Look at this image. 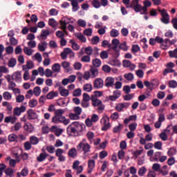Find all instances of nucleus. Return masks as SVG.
Wrapping results in <instances>:
<instances>
[{
	"instance_id": "1",
	"label": "nucleus",
	"mask_w": 177,
	"mask_h": 177,
	"mask_svg": "<svg viewBox=\"0 0 177 177\" xmlns=\"http://www.w3.org/2000/svg\"><path fill=\"white\" fill-rule=\"evenodd\" d=\"M85 128L86 127L84 123L73 122L66 128V133L68 136H73V138L81 136Z\"/></svg>"
},
{
	"instance_id": "2",
	"label": "nucleus",
	"mask_w": 177,
	"mask_h": 177,
	"mask_svg": "<svg viewBox=\"0 0 177 177\" xmlns=\"http://www.w3.org/2000/svg\"><path fill=\"white\" fill-rule=\"evenodd\" d=\"M54 114V116L52 118V122H54V124H59L60 122L64 124V125H68L70 124V120L66 119V116L63 115L64 110L62 109H57Z\"/></svg>"
},
{
	"instance_id": "3",
	"label": "nucleus",
	"mask_w": 177,
	"mask_h": 177,
	"mask_svg": "<svg viewBox=\"0 0 177 177\" xmlns=\"http://www.w3.org/2000/svg\"><path fill=\"white\" fill-rule=\"evenodd\" d=\"M76 149L78 153H82L83 156L88 157L89 153H91V147L86 138H83L77 145Z\"/></svg>"
},
{
	"instance_id": "4",
	"label": "nucleus",
	"mask_w": 177,
	"mask_h": 177,
	"mask_svg": "<svg viewBox=\"0 0 177 177\" xmlns=\"http://www.w3.org/2000/svg\"><path fill=\"white\" fill-rule=\"evenodd\" d=\"M91 100L92 102V104L93 107H97V111L98 113H103V110H104V104H103V102L102 100L97 99L95 96H91Z\"/></svg>"
},
{
	"instance_id": "5",
	"label": "nucleus",
	"mask_w": 177,
	"mask_h": 177,
	"mask_svg": "<svg viewBox=\"0 0 177 177\" xmlns=\"http://www.w3.org/2000/svg\"><path fill=\"white\" fill-rule=\"evenodd\" d=\"M100 122L103 127H102V131H109L111 128V123H110V118L104 114L103 115Z\"/></svg>"
},
{
	"instance_id": "6",
	"label": "nucleus",
	"mask_w": 177,
	"mask_h": 177,
	"mask_svg": "<svg viewBox=\"0 0 177 177\" xmlns=\"http://www.w3.org/2000/svg\"><path fill=\"white\" fill-rule=\"evenodd\" d=\"M140 0H132L129 6H127V9H133L136 13H139L142 12V5L139 3Z\"/></svg>"
},
{
	"instance_id": "7",
	"label": "nucleus",
	"mask_w": 177,
	"mask_h": 177,
	"mask_svg": "<svg viewBox=\"0 0 177 177\" xmlns=\"http://www.w3.org/2000/svg\"><path fill=\"white\" fill-rule=\"evenodd\" d=\"M112 45L113 46H111V50H113L115 53L113 54V57L117 59L120 57V49H118V45H120V40H118V39H113L112 40Z\"/></svg>"
},
{
	"instance_id": "8",
	"label": "nucleus",
	"mask_w": 177,
	"mask_h": 177,
	"mask_svg": "<svg viewBox=\"0 0 177 177\" xmlns=\"http://www.w3.org/2000/svg\"><path fill=\"white\" fill-rule=\"evenodd\" d=\"M158 12H160V15L162 16V18L160 19L162 23H163L164 24H169V15L168 14V12H167V10H158Z\"/></svg>"
},
{
	"instance_id": "9",
	"label": "nucleus",
	"mask_w": 177,
	"mask_h": 177,
	"mask_svg": "<svg viewBox=\"0 0 177 177\" xmlns=\"http://www.w3.org/2000/svg\"><path fill=\"white\" fill-rule=\"evenodd\" d=\"M64 151L60 148L55 150V156L58 158L59 162H64L66 161V156L63 155Z\"/></svg>"
},
{
	"instance_id": "10",
	"label": "nucleus",
	"mask_w": 177,
	"mask_h": 177,
	"mask_svg": "<svg viewBox=\"0 0 177 177\" xmlns=\"http://www.w3.org/2000/svg\"><path fill=\"white\" fill-rule=\"evenodd\" d=\"M153 81H154L156 83H153V82L150 83V82L149 81H145L144 82V85L147 86L148 89H149V91H151L154 89L153 86H158L159 85L158 80H157L156 79H154L153 80Z\"/></svg>"
},
{
	"instance_id": "11",
	"label": "nucleus",
	"mask_w": 177,
	"mask_h": 177,
	"mask_svg": "<svg viewBox=\"0 0 177 177\" xmlns=\"http://www.w3.org/2000/svg\"><path fill=\"white\" fill-rule=\"evenodd\" d=\"M104 85L103 80L102 78H97L93 82V88L95 89H102Z\"/></svg>"
},
{
	"instance_id": "12",
	"label": "nucleus",
	"mask_w": 177,
	"mask_h": 177,
	"mask_svg": "<svg viewBox=\"0 0 177 177\" xmlns=\"http://www.w3.org/2000/svg\"><path fill=\"white\" fill-rule=\"evenodd\" d=\"M129 106H131V103L129 102L119 103L115 106V109L117 111L121 113V111H123L125 107L128 108Z\"/></svg>"
},
{
	"instance_id": "13",
	"label": "nucleus",
	"mask_w": 177,
	"mask_h": 177,
	"mask_svg": "<svg viewBox=\"0 0 177 177\" xmlns=\"http://www.w3.org/2000/svg\"><path fill=\"white\" fill-rule=\"evenodd\" d=\"M26 108L24 105H21L20 107H16L14 109L13 115H17L19 117L21 113H24V111H26Z\"/></svg>"
},
{
	"instance_id": "14",
	"label": "nucleus",
	"mask_w": 177,
	"mask_h": 177,
	"mask_svg": "<svg viewBox=\"0 0 177 177\" xmlns=\"http://www.w3.org/2000/svg\"><path fill=\"white\" fill-rule=\"evenodd\" d=\"M28 120H37L38 114L33 109H28L27 111Z\"/></svg>"
},
{
	"instance_id": "15",
	"label": "nucleus",
	"mask_w": 177,
	"mask_h": 177,
	"mask_svg": "<svg viewBox=\"0 0 177 177\" xmlns=\"http://www.w3.org/2000/svg\"><path fill=\"white\" fill-rule=\"evenodd\" d=\"M42 153H41L39 156H37V160L38 161V162H42V161H45V160H46L47 157H49V154L46 153V152H45V150L42 149Z\"/></svg>"
},
{
	"instance_id": "16",
	"label": "nucleus",
	"mask_w": 177,
	"mask_h": 177,
	"mask_svg": "<svg viewBox=\"0 0 177 177\" xmlns=\"http://www.w3.org/2000/svg\"><path fill=\"white\" fill-rule=\"evenodd\" d=\"M104 86H106V88H112V86H114V78L111 77H106Z\"/></svg>"
},
{
	"instance_id": "17",
	"label": "nucleus",
	"mask_w": 177,
	"mask_h": 177,
	"mask_svg": "<svg viewBox=\"0 0 177 177\" xmlns=\"http://www.w3.org/2000/svg\"><path fill=\"white\" fill-rule=\"evenodd\" d=\"M77 151H78V150L75 147L71 148L68 152V157H70L71 158H75V157H77V154H78Z\"/></svg>"
},
{
	"instance_id": "18",
	"label": "nucleus",
	"mask_w": 177,
	"mask_h": 177,
	"mask_svg": "<svg viewBox=\"0 0 177 177\" xmlns=\"http://www.w3.org/2000/svg\"><path fill=\"white\" fill-rule=\"evenodd\" d=\"M24 129L26 132H28L29 133H31L32 132H34V126L31 123H26L24 126Z\"/></svg>"
},
{
	"instance_id": "19",
	"label": "nucleus",
	"mask_w": 177,
	"mask_h": 177,
	"mask_svg": "<svg viewBox=\"0 0 177 177\" xmlns=\"http://www.w3.org/2000/svg\"><path fill=\"white\" fill-rule=\"evenodd\" d=\"M57 96H59V93H57V91H50L47 94L46 99L52 100L53 99H55V97H57Z\"/></svg>"
},
{
	"instance_id": "20",
	"label": "nucleus",
	"mask_w": 177,
	"mask_h": 177,
	"mask_svg": "<svg viewBox=\"0 0 177 177\" xmlns=\"http://www.w3.org/2000/svg\"><path fill=\"white\" fill-rule=\"evenodd\" d=\"M17 120V118L16 116L10 117V116H7L4 119V122L6 124H9L10 122L11 124H15Z\"/></svg>"
},
{
	"instance_id": "21",
	"label": "nucleus",
	"mask_w": 177,
	"mask_h": 177,
	"mask_svg": "<svg viewBox=\"0 0 177 177\" xmlns=\"http://www.w3.org/2000/svg\"><path fill=\"white\" fill-rule=\"evenodd\" d=\"M95 160L93 159H90L88 160V174H91V172H92V169H93L95 168Z\"/></svg>"
},
{
	"instance_id": "22",
	"label": "nucleus",
	"mask_w": 177,
	"mask_h": 177,
	"mask_svg": "<svg viewBox=\"0 0 177 177\" xmlns=\"http://www.w3.org/2000/svg\"><path fill=\"white\" fill-rule=\"evenodd\" d=\"M68 1H71L73 12H77V10L80 9V6H78V1L77 0H68Z\"/></svg>"
},
{
	"instance_id": "23",
	"label": "nucleus",
	"mask_w": 177,
	"mask_h": 177,
	"mask_svg": "<svg viewBox=\"0 0 177 177\" xmlns=\"http://www.w3.org/2000/svg\"><path fill=\"white\" fill-rule=\"evenodd\" d=\"M31 68H32V67H23V71H25L24 74V80H25V81H27L28 80V77H30L28 70Z\"/></svg>"
},
{
	"instance_id": "24",
	"label": "nucleus",
	"mask_w": 177,
	"mask_h": 177,
	"mask_svg": "<svg viewBox=\"0 0 177 177\" xmlns=\"http://www.w3.org/2000/svg\"><path fill=\"white\" fill-rule=\"evenodd\" d=\"M12 80L13 81H16L17 82L19 81H21V74L19 72H16L12 76Z\"/></svg>"
},
{
	"instance_id": "25",
	"label": "nucleus",
	"mask_w": 177,
	"mask_h": 177,
	"mask_svg": "<svg viewBox=\"0 0 177 177\" xmlns=\"http://www.w3.org/2000/svg\"><path fill=\"white\" fill-rule=\"evenodd\" d=\"M30 142L33 145V146H35L37 143H39V139L35 136H32L30 137Z\"/></svg>"
},
{
	"instance_id": "26",
	"label": "nucleus",
	"mask_w": 177,
	"mask_h": 177,
	"mask_svg": "<svg viewBox=\"0 0 177 177\" xmlns=\"http://www.w3.org/2000/svg\"><path fill=\"white\" fill-rule=\"evenodd\" d=\"M123 67H136V65L132 64L131 61L124 59L122 61Z\"/></svg>"
},
{
	"instance_id": "27",
	"label": "nucleus",
	"mask_w": 177,
	"mask_h": 177,
	"mask_svg": "<svg viewBox=\"0 0 177 177\" xmlns=\"http://www.w3.org/2000/svg\"><path fill=\"white\" fill-rule=\"evenodd\" d=\"M122 128H124V125L121 123H119L118 126H115L113 128V133H120V132H121V129H122Z\"/></svg>"
},
{
	"instance_id": "28",
	"label": "nucleus",
	"mask_w": 177,
	"mask_h": 177,
	"mask_svg": "<svg viewBox=\"0 0 177 177\" xmlns=\"http://www.w3.org/2000/svg\"><path fill=\"white\" fill-rule=\"evenodd\" d=\"M70 50H68V48H65L63 50V52L61 53L60 56L62 60H66L67 59V55H68V53Z\"/></svg>"
},
{
	"instance_id": "29",
	"label": "nucleus",
	"mask_w": 177,
	"mask_h": 177,
	"mask_svg": "<svg viewBox=\"0 0 177 177\" xmlns=\"http://www.w3.org/2000/svg\"><path fill=\"white\" fill-rule=\"evenodd\" d=\"M46 46H48V43H46V41H43L41 42V44H39L38 49L40 50V52H45Z\"/></svg>"
},
{
	"instance_id": "30",
	"label": "nucleus",
	"mask_w": 177,
	"mask_h": 177,
	"mask_svg": "<svg viewBox=\"0 0 177 177\" xmlns=\"http://www.w3.org/2000/svg\"><path fill=\"white\" fill-rule=\"evenodd\" d=\"M75 37L77 38V39L81 41V42H83V43L86 42V37H85V36H84V35H82V33H81V32L76 33Z\"/></svg>"
},
{
	"instance_id": "31",
	"label": "nucleus",
	"mask_w": 177,
	"mask_h": 177,
	"mask_svg": "<svg viewBox=\"0 0 177 177\" xmlns=\"http://www.w3.org/2000/svg\"><path fill=\"white\" fill-rule=\"evenodd\" d=\"M28 105L29 107H31L32 109H33L34 107H37V106L38 105V101L37 100V99H32L29 101Z\"/></svg>"
},
{
	"instance_id": "32",
	"label": "nucleus",
	"mask_w": 177,
	"mask_h": 177,
	"mask_svg": "<svg viewBox=\"0 0 177 177\" xmlns=\"http://www.w3.org/2000/svg\"><path fill=\"white\" fill-rule=\"evenodd\" d=\"M18 139H19V137H17V135L15 133L10 134L8 136L9 142H17Z\"/></svg>"
},
{
	"instance_id": "33",
	"label": "nucleus",
	"mask_w": 177,
	"mask_h": 177,
	"mask_svg": "<svg viewBox=\"0 0 177 177\" xmlns=\"http://www.w3.org/2000/svg\"><path fill=\"white\" fill-rule=\"evenodd\" d=\"M86 136L90 143H92V140H93V138H95V133L92 131H88Z\"/></svg>"
},
{
	"instance_id": "34",
	"label": "nucleus",
	"mask_w": 177,
	"mask_h": 177,
	"mask_svg": "<svg viewBox=\"0 0 177 177\" xmlns=\"http://www.w3.org/2000/svg\"><path fill=\"white\" fill-rule=\"evenodd\" d=\"M70 44L72 45V48L73 50H80V45L78 44L75 43V41L73 39L70 40Z\"/></svg>"
},
{
	"instance_id": "35",
	"label": "nucleus",
	"mask_w": 177,
	"mask_h": 177,
	"mask_svg": "<svg viewBox=\"0 0 177 177\" xmlns=\"http://www.w3.org/2000/svg\"><path fill=\"white\" fill-rule=\"evenodd\" d=\"M92 63L94 67H100L102 66V61L97 58L93 59Z\"/></svg>"
},
{
	"instance_id": "36",
	"label": "nucleus",
	"mask_w": 177,
	"mask_h": 177,
	"mask_svg": "<svg viewBox=\"0 0 177 177\" xmlns=\"http://www.w3.org/2000/svg\"><path fill=\"white\" fill-rule=\"evenodd\" d=\"M48 26L53 27V28H56V26H57V22L56 21V20H55V19L50 18L48 20Z\"/></svg>"
},
{
	"instance_id": "37",
	"label": "nucleus",
	"mask_w": 177,
	"mask_h": 177,
	"mask_svg": "<svg viewBox=\"0 0 177 177\" xmlns=\"http://www.w3.org/2000/svg\"><path fill=\"white\" fill-rule=\"evenodd\" d=\"M165 42L166 45H169V46H171V45H175L177 42V39H174L172 40H170L169 39H165Z\"/></svg>"
},
{
	"instance_id": "38",
	"label": "nucleus",
	"mask_w": 177,
	"mask_h": 177,
	"mask_svg": "<svg viewBox=\"0 0 177 177\" xmlns=\"http://www.w3.org/2000/svg\"><path fill=\"white\" fill-rule=\"evenodd\" d=\"M12 155L13 158H15V160L17 161V162H20L21 161V158H20V155H19V152L16 151H13L12 152Z\"/></svg>"
},
{
	"instance_id": "39",
	"label": "nucleus",
	"mask_w": 177,
	"mask_h": 177,
	"mask_svg": "<svg viewBox=\"0 0 177 177\" xmlns=\"http://www.w3.org/2000/svg\"><path fill=\"white\" fill-rule=\"evenodd\" d=\"M131 52L132 53H138V52H140V47H139V45H133L131 48Z\"/></svg>"
},
{
	"instance_id": "40",
	"label": "nucleus",
	"mask_w": 177,
	"mask_h": 177,
	"mask_svg": "<svg viewBox=\"0 0 177 177\" xmlns=\"http://www.w3.org/2000/svg\"><path fill=\"white\" fill-rule=\"evenodd\" d=\"M84 50L87 56H91V55L93 53V48H92L91 46H88L85 48Z\"/></svg>"
},
{
	"instance_id": "41",
	"label": "nucleus",
	"mask_w": 177,
	"mask_h": 177,
	"mask_svg": "<svg viewBox=\"0 0 177 177\" xmlns=\"http://www.w3.org/2000/svg\"><path fill=\"white\" fill-rule=\"evenodd\" d=\"M3 97L5 100H10L12 99V94L8 91H6L3 93Z\"/></svg>"
},
{
	"instance_id": "42",
	"label": "nucleus",
	"mask_w": 177,
	"mask_h": 177,
	"mask_svg": "<svg viewBox=\"0 0 177 177\" xmlns=\"http://www.w3.org/2000/svg\"><path fill=\"white\" fill-rule=\"evenodd\" d=\"M61 28L63 30L64 32H66V30H67V23L66 21L61 20L59 21Z\"/></svg>"
},
{
	"instance_id": "43",
	"label": "nucleus",
	"mask_w": 177,
	"mask_h": 177,
	"mask_svg": "<svg viewBox=\"0 0 177 177\" xmlns=\"http://www.w3.org/2000/svg\"><path fill=\"white\" fill-rule=\"evenodd\" d=\"M102 46L103 48H106V46H108V48H109V49L108 50L109 52H110V50H111V44L109 43V41L107 40H104L102 43Z\"/></svg>"
},
{
	"instance_id": "44",
	"label": "nucleus",
	"mask_w": 177,
	"mask_h": 177,
	"mask_svg": "<svg viewBox=\"0 0 177 177\" xmlns=\"http://www.w3.org/2000/svg\"><path fill=\"white\" fill-rule=\"evenodd\" d=\"M100 41V38L98 36H94L91 39V42L93 45H97Z\"/></svg>"
},
{
	"instance_id": "45",
	"label": "nucleus",
	"mask_w": 177,
	"mask_h": 177,
	"mask_svg": "<svg viewBox=\"0 0 177 177\" xmlns=\"http://www.w3.org/2000/svg\"><path fill=\"white\" fill-rule=\"evenodd\" d=\"M33 93L35 96H39L41 95V87L36 86L33 89Z\"/></svg>"
},
{
	"instance_id": "46",
	"label": "nucleus",
	"mask_w": 177,
	"mask_h": 177,
	"mask_svg": "<svg viewBox=\"0 0 177 177\" xmlns=\"http://www.w3.org/2000/svg\"><path fill=\"white\" fill-rule=\"evenodd\" d=\"M110 35L113 38H115V37H118V35H120V32L115 29H112L110 32Z\"/></svg>"
},
{
	"instance_id": "47",
	"label": "nucleus",
	"mask_w": 177,
	"mask_h": 177,
	"mask_svg": "<svg viewBox=\"0 0 177 177\" xmlns=\"http://www.w3.org/2000/svg\"><path fill=\"white\" fill-rule=\"evenodd\" d=\"M91 3L93 8H95V9H99V8H100V6H102L99 0H93Z\"/></svg>"
},
{
	"instance_id": "48",
	"label": "nucleus",
	"mask_w": 177,
	"mask_h": 177,
	"mask_svg": "<svg viewBox=\"0 0 177 177\" xmlns=\"http://www.w3.org/2000/svg\"><path fill=\"white\" fill-rule=\"evenodd\" d=\"M145 172H147V169L145 167H142L138 170V175L139 176H143L145 174Z\"/></svg>"
},
{
	"instance_id": "49",
	"label": "nucleus",
	"mask_w": 177,
	"mask_h": 177,
	"mask_svg": "<svg viewBox=\"0 0 177 177\" xmlns=\"http://www.w3.org/2000/svg\"><path fill=\"white\" fill-rule=\"evenodd\" d=\"M84 91L86 92H91L92 91V84H86L83 87Z\"/></svg>"
},
{
	"instance_id": "50",
	"label": "nucleus",
	"mask_w": 177,
	"mask_h": 177,
	"mask_svg": "<svg viewBox=\"0 0 177 177\" xmlns=\"http://www.w3.org/2000/svg\"><path fill=\"white\" fill-rule=\"evenodd\" d=\"M24 52L27 56H31L32 55V50L28 47H24Z\"/></svg>"
},
{
	"instance_id": "51",
	"label": "nucleus",
	"mask_w": 177,
	"mask_h": 177,
	"mask_svg": "<svg viewBox=\"0 0 177 177\" xmlns=\"http://www.w3.org/2000/svg\"><path fill=\"white\" fill-rule=\"evenodd\" d=\"M90 71L93 77H97L99 71H97V69H96V68L91 67Z\"/></svg>"
},
{
	"instance_id": "52",
	"label": "nucleus",
	"mask_w": 177,
	"mask_h": 177,
	"mask_svg": "<svg viewBox=\"0 0 177 177\" xmlns=\"http://www.w3.org/2000/svg\"><path fill=\"white\" fill-rule=\"evenodd\" d=\"M81 93H82L81 88H77L73 91V96L74 97H77V96H81Z\"/></svg>"
},
{
	"instance_id": "53",
	"label": "nucleus",
	"mask_w": 177,
	"mask_h": 177,
	"mask_svg": "<svg viewBox=\"0 0 177 177\" xmlns=\"http://www.w3.org/2000/svg\"><path fill=\"white\" fill-rule=\"evenodd\" d=\"M154 147L157 150H162V142H161L160 141H158V142H155Z\"/></svg>"
},
{
	"instance_id": "54",
	"label": "nucleus",
	"mask_w": 177,
	"mask_h": 177,
	"mask_svg": "<svg viewBox=\"0 0 177 177\" xmlns=\"http://www.w3.org/2000/svg\"><path fill=\"white\" fill-rule=\"evenodd\" d=\"M16 59L11 58L8 62V67H15V66H16Z\"/></svg>"
},
{
	"instance_id": "55",
	"label": "nucleus",
	"mask_w": 177,
	"mask_h": 177,
	"mask_svg": "<svg viewBox=\"0 0 177 177\" xmlns=\"http://www.w3.org/2000/svg\"><path fill=\"white\" fill-rule=\"evenodd\" d=\"M167 154L169 156L176 154V149L174 147L170 148L167 151Z\"/></svg>"
},
{
	"instance_id": "56",
	"label": "nucleus",
	"mask_w": 177,
	"mask_h": 177,
	"mask_svg": "<svg viewBox=\"0 0 177 177\" xmlns=\"http://www.w3.org/2000/svg\"><path fill=\"white\" fill-rule=\"evenodd\" d=\"M5 174L7 175V176H13V169L12 168H7L5 170Z\"/></svg>"
},
{
	"instance_id": "57",
	"label": "nucleus",
	"mask_w": 177,
	"mask_h": 177,
	"mask_svg": "<svg viewBox=\"0 0 177 177\" xmlns=\"http://www.w3.org/2000/svg\"><path fill=\"white\" fill-rule=\"evenodd\" d=\"M120 49H122V50H124V52H127L128 50V46H127V42H124L120 44L119 46Z\"/></svg>"
},
{
	"instance_id": "58",
	"label": "nucleus",
	"mask_w": 177,
	"mask_h": 177,
	"mask_svg": "<svg viewBox=\"0 0 177 177\" xmlns=\"http://www.w3.org/2000/svg\"><path fill=\"white\" fill-rule=\"evenodd\" d=\"M46 151L50 154H53V153H55V147H53V145H49L46 147Z\"/></svg>"
},
{
	"instance_id": "59",
	"label": "nucleus",
	"mask_w": 177,
	"mask_h": 177,
	"mask_svg": "<svg viewBox=\"0 0 177 177\" xmlns=\"http://www.w3.org/2000/svg\"><path fill=\"white\" fill-rule=\"evenodd\" d=\"M31 145L30 142L26 141L24 145V150H31Z\"/></svg>"
},
{
	"instance_id": "60",
	"label": "nucleus",
	"mask_w": 177,
	"mask_h": 177,
	"mask_svg": "<svg viewBox=\"0 0 177 177\" xmlns=\"http://www.w3.org/2000/svg\"><path fill=\"white\" fill-rule=\"evenodd\" d=\"M101 59H108L109 58V53H107V51L104 50L100 53V55Z\"/></svg>"
},
{
	"instance_id": "61",
	"label": "nucleus",
	"mask_w": 177,
	"mask_h": 177,
	"mask_svg": "<svg viewBox=\"0 0 177 177\" xmlns=\"http://www.w3.org/2000/svg\"><path fill=\"white\" fill-rule=\"evenodd\" d=\"M111 64L112 66H117L118 67H120V66H121V62H120L118 59H113L111 62Z\"/></svg>"
},
{
	"instance_id": "62",
	"label": "nucleus",
	"mask_w": 177,
	"mask_h": 177,
	"mask_svg": "<svg viewBox=\"0 0 177 177\" xmlns=\"http://www.w3.org/2000/svg\"><path fill=\"white\" fill-rule=\"evenodd\" d=\"M70 120H80V116L76 113H71L69 114Z\"/></svg>"
},
{
	"instance_id": "63",
	"label": "nucleus",
	"mask_w": 177,
	"mask_h": 177,
	"mask_svg": "<svg viewBox=\"0 0 177 177\" xmlns=\"http://www.w3.org/2000/svg\"><path fill=\"white\" fill-rule=\"evenodd\" d=\"M16 102H17V103H22V102H24V95H19L17 96Z\"/></svg>"
},
{
	"instance_id": "64",
	"label": "nucleus",
	"mask_w": 177,
	"mask_h": 177,
	"mask_svg": "<svg viewBox=\"0 0 177 177\" xmlns=\"http://www.w3.org/2000/svg\"><path fill=\"white\" fill-rule=\"evenodd\" d=\"M169 88H175L177 87V82L175 80H171L169 82Z\"/></svg>"
}]
</instances>
